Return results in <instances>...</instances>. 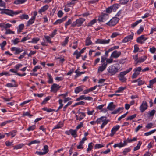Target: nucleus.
Masks as SVG:
<instances>
[{
	"label": "nucleus",
	"instance_id": "obj_44",
	"mask_svg": "<svg viewBox=\"0 0 156 156\" xmlns=\"http://www.w3.org/2000/svg\"><path fill=\"white\" fill-rule=\"evenodd\" d=\"M20 41V39L18 38H16L14 40H13L12 41V42L14 44H17Z\"/></svg>",
	"mask_w": 156,
	"mask_h": 156
},
{
	"label": "nucleus",
	"instance_id": "obj_16",
	"mask_svg": "<svg viewBox=\"0 0 156 156\" xmlns=\"http://www.w3.org/2000/svg\"><path fill=\"white\" fill-rule=\"evenodd\" d=\"M77 113H78L79 114H81L83 116V117H81V115H80L79 118H78V116L76 115V120H79V121L83 119L84 117H85L86 116V114L85 113L83 112H80L79 111H78L77 112Z\"/></svg>",
	"mask_w": 156,
	"mask_h": 156
},
{
	"label": "nucleus",
	"instance_id": "obj_28",
	"mask_svg": "<svg viewBox=\"0 0 156 156\" xmlns=\"http://www.w3.org/2000/svg\"><path fill=\"white\" fill-rule=\"evenodd\" d=\"M69 37L68 36H67L65 38V40L62 44V45L63 46H65L68 43L69 40Z\"/></svg>",
	"mask_w": 156,
	"mask_h": 156
},
{
	"label": "nucleus",
	"instance_id": "obj_58",
	"mask_svg": "<svg viewBox=\"0 0 156 156\" xmlns=\"http://www.w3.org/2000/svg\"><path fill=\"white\" fill-rule=\"evenodd\" d=\"M156 51V48L154 47H152L150 49V51L152 53H154Z\"/></svg>",
	"mask_w": 156,
	"mask_h": 156
},
{
	"label": "nucleus",
	"instance_id": "obj_37",
	"mask_svg": "<svg viewBox=\"0 0 156 156\" xmlns=\"http://www.w3.org/2000/svg\"><path fill=\"white\" fill-rule=\"evenodd\" d=\"M146 59V58L145 57L144 58H142V57L139 58L137 61V63L142 62H144Z\"/></svg>",
	"mask_w": 156,
	"mask_h": 156
},
{
	"label": "nucleus",
	"instance_id": "obj_3",
	"mask_svg": "<svg viewBox=\"0 0 156 156\" xmlns=\"http://www.w3.org/2000/svg\"><path fill=\"white\" fill-rule=\"evenodd\" d=\"M108 122L109 121L106 119V117L105 116H102L100 118H98L96 121V123L97 124L102 123L100 127L101 129H103Z\"/></svg>",
	"mask_w": 156,
	"mask_h": 156
},
{
	"label": "nucleus",
	"instance_id": "obj_10",
	"mask_svg": "<svg viewBox=\"0 0 156 156\" xmlns=\"http://www.w3.org/2000/svg\"><path fill=\"white\" fill-rule=\"evenodd\" d=\"M110 41V39L108 40L103 39H98L95 42L96 44H105L109 43Z\"/></svg>",
	"mask_w": 156,
	"mask_h": 156
},
{
	"label": "nucleus",
	"instance_id": "obj_21",
	"mask_svg": "<svg viewBox=\"0 0 156 156\" xmlns=\"http://www.w3.org/2000/svg\"><path fill=\"white\" fill-rule=\"evenodd\" d=\"M83 90V89L81 86H79L76 87L75 90V92L76 94H78L80 92L82 91Z\"/></svg>",
	"mask_w": 156,
	"mask_h": 156
},
{
	"label": "nucleus",
	"instance_id": "obj_14",
	"mask_svg": "<svg viewBox=\"0 0 156 156\" xmlns=\"http://www.w3.org/2000/svg\"><path fill=\"white\" fill-rule=\"evenodd\" d=\"M120 127V126L119 125H116L114 126L111 130V133L110 134V136H113L115 132L119 130Z\"/></svg>",
	"mask_w": 156,
	"mask_h": 156
},
{
	"label": "nucleus",
	"instance_id": "obj_42",
	"mask_svg": "<svg viewBox=\"0 0 156 156\" xmlns=\"http://www.w3.org/2000/svg\"><path fill=\"white\" fill-rule=\"evenodd\" d=\"M139 50V48L138 47V45L137 44H135L134 46V50L133 51V52L134 53H136Z\"/></svg>",
	"mask_w": 156,
	"mask_h": 156
},
{
	"label": "nucleus",
	"instance_id": "obj_4",
	"mask_svg": "<svg viewBox=\"0 0 156 156\" xmlns=\"http://www.w3.org/2000/svg\"><path fill=\"white\" fill-rule=\"evenodd\" d=\"M132 69V68H130L129 69L126 71L120 73L118 77L119 80L122 82H125L126 80V78L124 77V75L130 72Z\"/></svg>",
	"mask_w": 156,
	"mask_h": 156
},
{
	"label": "nucleus",
	"instance_id": "obj_22",
	"mask_svg": "<svg viewBox=\"0 0 156 156\" xmlns=\"http://www.w3.org/2000/svg\"><path fill=\"white\" fill-rule=\"evenodd\" d=\"M35 20V19L31 17V18L27 22V23L26 25L27 26H29L30 25L34 23Z\"/></svg>",
	"mask_w": 156,
	"mask_h": 156
},
{
	"label": "nucleus",
	"instance_id": "obj_34",
	"mask_svg": "<svg viewBox=\"0 0 156 156\" xmlns=\"http://www.w3.org/2000/svg\"><path fill=\"white\" fill-rule=\"evenodd\" d=\"M42 150L46 154H47L49 151L48 146L47 145H44Z\"/></svg>",
	"mask_w": 156,
	"mask_h": 156
},
{
	"label": "nucleus",
	"instance_id": "obj_45",
	"mask_svg": "<svg viewBox=\"0 0 156 156\" xmlns=\"http://www.w3.org/2000/svg\"><path fill=\"white\" fill-rule=\"evenodd\" d=\"M39 38H34L32 39L31 41H29V42L36 43L39 41Z\"/></svg>",
	"mask_w": 156,
	"mask_h": 156
},
{
	"label": "nucleus",
	"instance_id": "obj_53",
	"mask_svg": "<svg viewBox=\"0 0 156 156\" xmlns=\"http://www.w3.org/2000/svg\"><path fill=\"white\" fill-rule=\"evenodd\" d=\"M70 6L66 4L65 6L64 10L66 12H67L70 10Z\"/></svg>",
	"mask_w": 156,
	"mask_h": 156
},
{
	"label": "nucleus",
	"instance_id": "obj_46",
	"mask_svg": "<svg viewBox=\"0 0 156 156\" xmlns=\"http://www.w3.org/2000/svg\"><path fill=\"white\" fill-rule=\"evenodd\" d=\"M63 21L62 20V19H60L58 20H57L55 22L53 23L54 25H57L58 24H60L61 23L63 22Z\"/></svg>",
	"mask_w": 156,
	"mask_h": 156
},
{
	"label": "nucleus",
	"instance_id": "obj_2",
	"mask_svg": "<svg viewBox=\"0 0 156 156\" xmlns=\"http://www.w3.org/2000/svg\"><path fill=\"white\" fill-rule=\"evenodd\" d=\"M120 69L121 67L120 66L116 67L114 65H112L109 67L108 72L110 75H113L117 73Z\"/></svg>",
	"mask_w": 156,
	"mask_h": 156
},
{
	"label": "nucleus",
	"instance_id": "obj_54",
	"mask_svg": "<svg viewBox=\"0 0 156 156\" xmlns=\"http://www.w3.org/2000/svg\"><path fill=\"white\" fill-rule=\"evenodd\" d=\"M96 22V20L95 19H93V20L91 21L90 23H89L88 24V25L89 26H91L92 25L94 24Z\"/></svg>",
	"mask_w": 156,
	"mask_h": 156
},
{
	"label": "nucleus",
	"instance_id": "obj_24",
	"mask_svg": "<svg viewBox=\"0 0 156 156\" xmlns=\"http://www.w3.org/2000/svg\"><path fill=\"white\" fill-rule=\"evenodd\" d=\"M27 0H16L14 2V4H19L24 3Z\"/></svg>",
	"mask_w": 156,
	"mask_h": 156
},
{
	"label": "nucleus",
	"instance_id": "obj_41",
	"mask_svg": "<svg viewBox=\"0 0 156 156\" xmlns=\"http://www.w3.org/2000/svg\"><path fill=\"white\" fill-rule=\"evenodd\" d=\"M40 142V141L39 140H34L30 142V143H29L28 145L29 146H30L31 144H39Z\"/></svg>",
	"mask_w": 156,
	"mask_h": 156
},
{
	"label": "nucleus",
	"instance_id": "obj_5",
	"mask_svg": "<svg viewBox=\"0 0 156 156\" xmlns=\"http://www.w3.org/2000/svg\"><path fill=\"white\" fill-rule=\"evenodd\" d=\"M119 19L117 17H113L106 24L112 27L115 26L118 22Z\"/></svg>",
	"mask_w": 156,
	"mask_h": 156
},
{
	"label": "nucleus",
	"instance_id": "obj_60",
	"mask_svg": "<svg viewBox=\"0 0 156 156\" xmlns=\"http://www.w3.org/2000/svg\"><path fill=\"white\" fill-rule=\"evenodd\" d=\"M125 88V87H119L116 91V92H121L123 91Z\"/></svg>",
	"mask_w": 156,
	"mask_h": 156
},
{
	"label": "nucleus",
	"instance_id": "obj_20",
	"mask_svg": "<svg viewBox=\"0 0 156 156\" xmlns=\"http://www.w3.org/2000/svg\"><path fill=\"white\" fill-rule=\"evenodd\" d=\"M86 45L89 46L92 44V42L91 40V37H88L86 39Z\"/></svg>",
	"mask_w": 156,
	"mask_h": 156
},
{
	"label": "nucleus",
	"instance_id": "obj_31",
	"mask_svg": "<svg viewBox=\"0 0 156 156\" xmlns=\"http://www.w3.org/2000/svg\"><path fill=\"white\" fill-rule=\"evenodd\" d=\"M47 75L48 76L49 80L48 82L49 83H51L53 82V80L51 75L49 73H47Z\"/></svg>",
	"mask_w": 156,
	"mask_h": 156
},
{
	"label": "nucleus",
	"instance_id": "obj_57",
	"mask_svg": "<svg viewBox=\"0 0 156 156\" xmlns=\"http://www.w3.org/2000/svg\"><path fill=\"white\" fill-rule=\"evenodd\" d=\"M72 101H69V102L64 107H63V111H65L66 108H67V107L69 105L72 104Z\"/></svg>",
	"mask_w": 156,
	"mask_h": 156
},
{
	"label": "nucleus",
	"instance_id": "obj_38",
	"mask_svg": "<svg viewBox=\"0 0 156 156\" xmlns=\"http://www.w3.org/2000/svg\"><path fill=\"white\" fill-rule=\"evenodd\" d=\"M93 144L92 143H90L88 145V147L87 149V151L88 152L90 151H91L92 148Z\"/></svg>",
	"mask_w": 156,
	"mask_h": 156
},
{
	"label": "nucleus",
	"instance_id": "obj_50",
	"mask_svg": "<svg viewBox=\"0 0 156 156\" xmlns=\"http://www.w3.org/2000/svg\"><path fill=\"white\" fill-rule=\"evenodd\" d=\"M142 69L141 67H138L134 69L135 72L138 73V75L140 74V72L141 70Z\"/></svg>",
	"mask_w": 156,
	"mask_h": 156
},
{
	"label": "nucleus",
	"instance_id": "obj_13",
	"mask_svg": "<svg viewBox=\"0 0 156 156\" xmlns=\"http://www.w3.org/2000/svg\"><path fill=\"white\" fill-rule=\"evenodd\" d=\"M121 54V52L120 51H114L111 54V58H117Z\"/></svg>",
	"mask_w": 156,
	"mask_h": 156
},
{
	"label": "nucleus",
	"instance_id": "obj_12",
	"mask_svg": "<svg viewBox=\"0 0 156 156\" xmlns=\"http://www.w3.org/2000/svg\"><path fill=\"white\" fill-rule=\"evenodd\" d=\"M11 50L12 51H15L14 54L15 55L18 54L23 51L22 49L16 47H12L11 48Z\"/></svg>",
	"mask_w": 156,
	"mask_h": 156
},
{
	"label": "nucleus",
	"instance_id": "obj_39",
	"mask_svg": "<svg viewBox=\"0 0 156 156\" xmlns=\"http://www.w3.org/2000/svg\"><path fill=\"white\" fill-rule=\"evenodd\" d=\"M113 147L114 148H115L116 147H118L119 148L122 147V142L115 144L113 146Z\"/></svg>",
	"mask_w": 156,
	"mask_h": 156
},
{
	"label": "nucleus",
	"instance_id": "obj_43",
	"mask_svg": "<svg viewBox=\"0 0 156 156\" xmlns=\"http://www.w3.org/2000/svg\"><path fill=\"white\" fill-rule=\"evenodd\" d=\"M6 30V32L5 33V34H14V32L13 31H12L10 30V29H7L6 30Z\"/></svg>",
	"mask_w": 156,
	"mask_h": 156
},
{
	"label": "nucleus",
	"instance_id": "obj_59",
	"mask_svg": "<svg viewBox=\"0 0 156 156\" xmlns=\"http://www.w3.org/2000/svg\"><path fill=\"white\" fill-rule=\"evenodd\" d=\"M63 14V12L62 10H59L58 12V16L59 17H61Z\"/></svg>",
	"mask_w": 156,
	"mask_h": 156
},
{
	"label": "nucleus",
	"instance_id": "obj_29",
	"mask_svg": "<svg viewBox=\"0 0 156 156\" xmlns=\"http://www.w3.org/2000/svg\"><path fill=\"white\" fill-rule=\"evenodd\" d=\"M20 18L22 20L23 19L28 20L29 19L28 15L26 14H23L20 16Z\"/></svg>",
	"mask_w": 156,
	"mask_h": 156
},
{
	"label": "nucleus",
	"instance_id": "obj_18",
	"mask_svg": "<svg viewBox=\"0 0 156 156\" xmlns=\"http://www.w3.org/2000/svg\"><path fill=\"white\" fill-rule=\"evenodd\" d=\"M77 23V27H80L81 25L85 21V19L83 18H80L76 20Z\"/></svg>",
	"mask_w": 156,
	"mask_h": 156
},
{
	"label": "nucleus",
	"instance_id": "obj_1",
	"mask_svg": "<svg viewBox=\"0 0 156 156\" xmlns=\"http://www.w3.org/2000/svg\"><path fill=\"white\" fill-rule=\"evenodd\" d=\"M0 10H2L1 13L5 14L11 16H13L14 15H16L22 12V11H14L8 9H1L0 8Z\"/></svg>",
	"mask_w": 156,
	"mask_h": 156
},
{
	"label": "nucleus",
	"instance_id": "obj_11",
	"mask_svg": "<svg viewBox=\"0 0 156 156\" xmlns=\"http://www.w3.org/2000/svg\"><path fill=\"white\" fill-rule=\"evenodd\" d=\"M133 33L132 32L130 35H128L124 38L122 41V42L126 43L132 40L133 38Z\"/></svg>",
	"mask_w": 156,
	"mask_h": 156
},
{
	"label": "nucleus",
	"instance_id": "obj_36",
	"mask_svg": "<svg viewBox=\"0 0 156 156\" xmlns=\"http://www.w3.org/2000/svg\"><path fill=\"white\" fill-rule=\"evenodd\" d=\"M136 114H134L133 115L128 117L126 119V120H132L136 117Z\"/></svg>",
	"mask_w": 156,
	"mask_h": 156
},
{
	"label": "nucleus",
	"instance_id": "obj_7",
	"mask_svg": "<svg viewBox=\"0 0 156 156\" xmlns=\"http://www.w3.org/2000/svg\"><path fill=\"white\" fill-rule=\"evenodd\" d=\"M147 107L148 105L146 101H144L140 107V110L141 112H143L147 109Z\"/></svg>",
	"mask_w": 156,
	"mask_h": 156
},
{
	"label": "nucleus",
	"instance_id": "obj_8",
	"mask_svg": "<svg viewBox=\"0 0 156 156\" xmlns=\"http://www.w3.org/2000/svg\"><path fill=\"white\" fill-rule=\"evenodd\" d=\"M61 87V86H60L54 83L51 86L50 91L51 92H56Z\"/></svg>",
	"mask_w": 156,
	"mask_h": 156
},
{
	"label": "nucleus",
	"instance_id": "obj_23",
	"mask_svg": "<svg viewBox=\"0 0 156 156\" xmlns=\"http://www.w3.org/2000/svg\"><path fill=\"white\" fill-rule=\"evenodd\" d=\"M77 129L76 130H73L72 129H70L71 133L72 136H73L74 137H76L77 136V135L76 134Z\"/></svg>",
	"mask_w": 156,
	"mask_h": 156
},
{
	"label": "nucleus",
	"instance_id": "obj_47",
	"mask_svg": "<svg viewBox=\"0 0 156 156\" xmlns=\"http://www.w3.org/2000/svg\"><path fill=\"white\" fill-rule=\"evenodd\" d=\"M23 116H29V117H31L33 116V115H30V113L29 112H23Z\"/></svg>",
	"mask_w": 156,
	"mask_h": 156
},
{
	"label": "nucleus",
	"instance_id": "obj_27",
	"mask_svg": "<svg viewBox=\"0 0 156 156\" xmlns=\"http://www.w3.org/2000/svg\"><path fill=\"white\" fill-rule=\"evenodd\" d=\"M118 4H115L113 5L112 6H111L112 10L114 11H115L118 8Z\"/></svg>",
	"mask_w": 156,
	"mask_h": 156
},
{
	"label": "nucleus",
	"instance_id": "obj_63",
	"mask_svg": "<svg viewBox=\"0 0 156 156\" xmlns=\"http://www.w3.org/2000/svg\"><path fill=\"white\" fill-rule=\"evenodd\" d=\"M41 68V66H35L33 69V71L34 72H36L37 69H40Z\"/></svg>",
	"mask_w": 156,
	"mask_h": 156
},
{
	"label": "nucleus",
	"instance_id": "obj_61",
	"mask_svg": "<svg viewBox=\"0 0 156 156\" xmlns=\"http://www.w3.org/2000/svg\"><path fill=\"white\" fill-rule=\"evenodd\" d=\"M17 131L16 130H13L10 132V135H12V138L16 134Z\"/></svg>",
	"mask_w": 156,
	"mask_h": 156
},
{
	"label": "nucleus",
	"instance_id": "obj_51",
	"mask_svg": "<svg viewBox=\"0 0 156 156\" xmlns=\"http://www.w3.org/2000/svg\"><path fill=\"white\" fill-rule=\"evenodd\" d=\"M103 147H104V146L101 144H97L95 145L94 147L95 148H99Z\"/></svg>",
	"mask_w": 156,
	"mask_h": 156
},
{
	"label": "nucleus",
	"instance_id": "obj_52",
	"mask_svg": "<svg viewBox=\"0 0 156 156\" xmlns=\"http://www.w3.org/2000/svg\"><path fill=\"white\" fill-rule=\"evenodd\" d=\"M72 23V20L71 19L69 20L67 22L65 23V27L66 28H67V26L68 25H69Z\"/></svg>",
	"mask_w": 156,
	"mask_h": 156
},
{
	"label": "nucleus",
	"instance_id": "obj_17",
	"mask_svg": "<svg viewBox=\"0 0 156 156\" xmlns=\"http://www.w3.org/2000/svg\"><path fill=\"white\" fill-rule=\"evenodd\" d=\"M115 105H114L113 102H111L108 104V105L107 107V108L109 110L112 111L115 109Z\"/></svg>",
	"mask_w": 156,
	"mask_h": 156
},
{
	"label": "nucleus",
	"instance_id": "obj_25",
	"mask_svg": "<svg viewBox=\"0 0 156 156\" xmlns=\"http://www.w3.org/2000/svg\"><path fill=\"white\" fill-rule=\"evenodd\" d=\"M142 144V142L141 141H139L136 146L134 148V151H136L139 149L140 147V146Z\"/></svg>",
	"mask_w": 156,
	"mask_h": 156
},
{
	"label": "nucleus",
	"instance_id": "obj_19",
	"mask_svg": "<svg viewBox=\"0 0 156 156\" xmlns=\"http://www.w3.org/2000/svg\"><path fill=\"white\" fill-rule=\"evenodd\" d=\"M48 8V5H46L45 6H43L41 8V9H40L38 11V12L41 14L42 12H44L45 11L47 10Z\"/></svg>",
	"mask_w": 156,
	"mask_h": 156
},
{
	"label": "nucleus",
	"instance_id": "obj_48",
	"mask_svg": "<svg viewBox=\"0 0 156 156\" xmlns=\"http://www.w3.org/2000/svg\"><path fill=\"white\" fill-rule=\"evenodd\" d=\"M156 112V111L154 110H153L150 112L148 114L150 117L153 116Z\"/></svg>",
	"mask_w": 156,
	"mask_h": 156
},
{
	"label": "nucleus",
	"instance_id": "obj_33",
	"mask_svg": "<svg viewBox=\"0 0 156 156\" xmlns=\"http://www.w3.org/2000/svg\"><path fill=\"white\" fill-rule=\"evenodd\" d=\"M142 21L141 20L137 21L135 22L131 25V27L132 28H134L136 26L138 23L141 22Z\"/></svg>",
	"mask_w": 156,
	"mask_h": 156
},
{
	"label": "nucleus",
	"instance_id": "obj_49",
	"mask_svg": "<svg viewBox=\"0 0 156 156\" xmlns=\"http://www.w3.org/2000/svg\"><path fill=\"white\" fill-rule=\"evenodd\" d=\"M131 150V149L129 148H128L124 149L123 151V153L124 154L126 155V154L129 152Z\"/></svg>",
	"mask_w": 156,
	"mask_h": 156
},
{
	"label": "nucleus",
	"instance_id": "obj_30",
	"mask_svg": "<svg viewBox=\"0 0 156 156\" xmlns=\"http://www.w3.org/2000/svg\"><path fill=\"white\" fill-rule=\"evenodd\" d=\"M12 121H13V120H9L8 121H6L1 123L0 124V125L2 127L3 126H5V125H6L7 123L11 122Z\"/></svg>",
	"mask_w": 156,
	"mask_h": 156
},
{
	"label": "nucleus",
	"instance_id": "obj_56",
	"mask_svg": "<svg viewBox=\"0 0 156 156\" xmlns=\"http://www.w3.org/2000/svg\"><path fill=\"white\" fill-rule=\"evenodd\" d=\"M112 10L111 6L108 7L106 9V12L109 13H110L112 12Z\"/></svg>",
	"mask_w": 156,
	"mask_h": 156
},
{
	"label": "nucleus",
	"instance_id": "obj_9",
	"mask_svg": "<svg viewBox=\"0 0 156 156\" xmlns=\"http://www.w3.org/2000/svg\"><path fill=\"white\" fill-rule=\"evenodd\" d=\"M148 38L145 37L144 35H142L137 38L136 41L139 43L143 44L144 43L145 41Z\"/></svg>",
	"mask_w": 156,
	"mask_h": 156
},
{
	"label": "nucleus",
	"instance_id": "obj_6",
	"mask_svg": "<svg viewBox=\"0 0 156 156\" xmlns=\"http://www.w3.org/2000/svg\"><path fill=\"white\" fill-rule=\"evenodd\" d=\"M109 16L106 13H102L98 17V20L100 22H105L107 20L109 19Z\"/></svg>",
	"mask_w": 156,
	"mask_h": 156
},
{
	"label": "nucleus",
	"instance_id": "obj_62",
	"mask_svg": "<svg viewBox=\"0 0 156 156\" xmlns=\"http://www.w3.org/2000/svg\"><path fill=\"white\" fill-rule=\"evenodd\" d=\"M119 34L116 32H115L113 33L111 35V37L112 38H113L116 37L117 35H119Z\"/></svg>",
	"mask_w": 156,
	"mask_h": 156
},
{
	"label": "nucleus",
	"instance_id": "obj_40",
	"mask_svg": "<svg viewBox=\"0 0 156 156\" xmlns=\"http://www.w3.org/2000/svg\"><path fill=\"white\" fill-rule=\"evenodd\" d=\"M36 126L35 125H32L29 127L27 129L28 131H33L35 128Z\"/></svg>",
	"mask_w": 156,
	"mask_h": 156
},
{
	"label": "nucleus",
	"instance_id": "obj_55",
	"mask_svg": "<svg viewBox=\"0 0 156 156\" xmlns=\"http://www.w3.org/2000/svg\"><path fill=\"white\" fill-rule=\"evenodd\" d=\"M44 37L45 39L47 41L50 43H52L51 41L50 37L49 36H45Z\"/></svg>",
	"mask_w": 156,
	"mask_h": 156
},
{
	"label": "nucleus",
	"instance_id": "obj_32",
	"mask_svg": "<svg viewBox=\"0 0 156 156\" xmlns=\"http://www.w3.org/2000/svg\"><path fill=\"white\" fill-rule=\"evenodd\" d=\"M24 25L23 24H21L19 25L18 28V31L20 32H21L22 30L24 28Z\"/></svg>",
	"mask_w": 156,
	"mask_h": 156
},
{
	"label": "nucleus",
	"instance_id": "obj_15",
	"mask_svg": "<svg viewBox=\"0 0 156 156\" xmlns=\"http://www.w3.org/2000/svg\"><path fill=\"white\" fill-rule=\"evenodd\" d=\"M107 65V64L106 63H104L102 66L99 67L98 69V72H102L103 71L106 69Z\"/></svg>",
	"mask_w": 156,
	"mask_h": 156
},
{
	"label": "nucleus",
	"instance_id": "obj_35",
	"mask_svg": "<svg viewBox=\"0 0 156 156\" xmlns=\"http://www.w3.org/2000/svg\"><path fill=\"white\" fill-rule=\"evenodd\" d=\"M6 42L5 41H4L2 43L0 44V46L2 50H4V48L6 45Z\"/></svg>",
	"mask_w": 156,
	"mask_h": 156
},
{
	"label": "nucleus",
	"instance_id": "obj_26",
	"mask_svg": "<svg viewBox=\"0 0 156 156\" xmlns=\"http://www.w3.org/2000/svg\"><path fill=\"white\" fill-rule=\"evenodd\" d=\"M81 54L77 50H76L73 54V55H76V58L78 59L80 56Z\"/></svg>",
	"mask_w": 156,
	"mask_h": 156
},
{
	"label": "nucleus",
	"instance_id": "obj_64",
	"mask_svg": "<svg viewBox=\"0 0 156 156\" xmlns=\"http://www.w3.org/2000/svg\"><path fill=\"white\" fill-rule=\"evenodd\" d=\"M156 82V78H155L154 79L150 80L149 81V83L151 85H153L154 83Z\"/></svg>",
	"mask_w": 156,
	"mask_h": 156
}]
</instances>
